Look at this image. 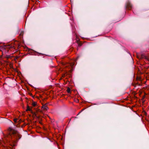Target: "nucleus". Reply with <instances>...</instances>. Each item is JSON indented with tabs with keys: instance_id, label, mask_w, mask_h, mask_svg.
Masks as SVG:
<instances>
[{
	"instance_id": "16",
	"label": "nucleus",
	"mask_w": 149,
	"mask_h": 149,
	"mask_svg": "<svg viewBox=\"0 0 149 149\" xmlns=\"http://www.w3.org/2000/svg\"><path fill=\"white\" fill-rule=\"evenodd\" d=\"M78 57H77V58H78Z\"/></svg>"
},
{
	"instance_id": "15",
	"label": "nucleus",
	"mask_w": 149,
	"mask_h": 149,
	"mask_svg": "<svg viewBox=\"0 0 149 149\" xmlns=\"http://www.w3.org/2000/svg\"><path fill=\"white\" fill-rule=\"evenodd\" d=\"M31 52V53H33V52Z\"/></svg>"
},
{
	"instance_id": "7",
	"label": "nucleus",
	"mask_w": 149,
	"mask_h": 149,
	"mask_svg": "<svg viewBox=\"0 0 149 149\" xmlns=\"http://www.w3.org/2000/svg\"><path fill=\"white\" fill-rule=\"evenodd\" d=\"M37 103L36 102H33L32 104V105L33 106L35 107L37 105Z\"/></svg>"
},
{
	"instance_id": "4",
	"label": "nucleus",
	"mask_w": 149,
	"mask_h": 149,
	"mask_svg": "<svg viewBox=\"0 0 149 149\" xmlns=\"http://www.w3.org/2000/svg\"><path fill=\"white\" fill-rule=\"evenodd\" d=\"M140 58H145L146 60H147L148 61L149 60V58L147 57L146 56H145L143 54H141L140 56Z\"/></svg>"
},
{
	"instance_id": "14",
	"label": "nucleus",
	"mask_w": 149,
	"mask_h": 149,
	"mask_svg": "<svg viewBox=\"0 0 149 149\" xmlns=\"http://www.w3.org/2000/svg\"><path fill=\"white\" fill-rule=\"evenodd\" d=\"M31 50V51H32L33 52H34V51H33L32 50Z\"/></svg>"
},
{
	"instance_id": "9",
	"label": "nucleus",
	"mask_w": 149,
	"mask_h": 149,
	"mask_svg": "<svg viewBox=\"0 0 149 149\" xmlns=\"http://www.w3.org/2000/svg\"><path fill=\"white\" fill-rule=\"evenodd\" d=\"M24 31H22L19 34V35L21 36H22L24 34Z\"/></svg>"
},
{
	"instance_id": "3",
	"label": "nucleus",
	"mask_w": 149,
	"mask_h": 149,
	"mask_svg": "<svg viewBox=\"0 0 149 149\" xmlns=\"http://www.w3.org/2000/svg\"><path fill=\"white\" fill-rule=\"evenodd\" d=\"M125 7L126 8H127L130 10L132 8V5L130 2H128L126 4Z\"/></svg>"
},
{
	"instance_id": "6",
	"label": "nucleus",
	"mask_w": 149,
	"mask_h": 149,
	"mask_svg": "<svg viewBox=\"0 0 149 149\" xmlns=\"http://www.w3.org/2000/svg\"><path fill=\"white\" fill-rule=\"evenodd\" d=\"M18 120H19L18 122L19 121L20 122H19V123L21 122V121H20V120H19L17 118L14 119V121L15 123H16L17 121Z\"/></svg>"
},
{
	"instance_id": "17",
	"label": "nucleus",
	"mask_w": 149,
	"mask_h": 149,
	"mask_svg": "<svg viewBox=\"0 0 149 149\" xmlns=\"http://www.w3.org/2000/svg\"><path fill=\"white\" fill-rule=\"evenodd\" d=\"M84 110V109H82V111H83Z\"/></svg>"
},
{
	"instance_id": "13",
	"label": "nucleus",
	"mask_w": 149,
	"mask_h": 149,
	"mask_svg": "<svg viewBox=\"0 0 149 149\" xmlns=\"http://www.w3.org/2000/svg\"><path fill=\"white\" fill-rule=\"evenodd\" d=\"M79 46H81V44H80V43L79 44Z\"/></svg>"
},
{
	"instance_id": "1",
	"label": "nucleus",
	"mask_w": 149,
	"mask_h": 149,
	"mask_svg": "<svg viewBox=\"0 0 149 149\" xmlns=\"http://www.w3.org/2000/svg\"><path fill=\"white\" fill-rule=\"evenodd\" d=\"M9 132V136L10 137L13 141L15 142H17L21 137V135L16 131L10 127L8 129Z\"/></svg>"
},
{
	"instance_id": "11",
	"label": "nucleus",
	"mask_w": 149,
	"mask_h": 149,
	"mask_svg": "<svg viewBox=\"0 0 149 149\" xmlns=\"http://www.w3.org/2000/svg\"><path fill=\"white\" fill-rule=\"evenodd\" d=\"M19 58V57L18 56H16L15 57V59H17L18 58Z\"/></svg>"
},
{
	"instance_id": "5",
	"label": "nucleus",
	"mask_w": 149,
	"mask_h": 149,
	"mask_svg": "<svg viewBox=\"0 0 149 149\" xmlns=\"http://www.w3.org/2000/svg\"><path fill=\"white\" fill-rule=\"evenodd\" d=\"M42 107L43 109L45 111L47 110L48 109V107L45 105H43Z\"/></svg>"
},
{
	"instance_id": "12",
	"label": "nucleus",
	"mask_w": 149,
	"mask_h": 149,
	"mask_svg": "<svg viewBox=\"0 0 149 149\" xmlns=\"http://www.w3.org/2000/svg\"><path fill=\"white\" fill-rule=\"evenodd\" d=\"M39 123L40 124H42V123H41V122L40 121H39Z\"/></svg>"
},
{
	"instance_id": "10",
	"label": "nucleus",
	"mask_w": 149,
	"mask_h": 149,
	"mask_svg": "<svg viewBox=\"0 0 149 149\" xmlns=\"http://www.w3.org/2000/svg\"><path fill=\"white\" fill-rule=\"evenodd\" d=\"M145 97V96H143L142 97V100H143L144 98Z\"/></svg>"
},
{
	"instance_id": "2",
	"label": "nucleus",
	"mask_w": 149,
	"mask_h": 149,
	"mask_svg": "<svg viewBox=\"0 0 149 149\" xmlns=\"http://www.w3.org/2000/svg\"><path fill=\"white\" fill-rule=\"evenodd\" d=\"M26 111H31V113H32L33 114V115L35 116H36L37 118H38L39 120H41V119L39 117L37 116H36V114H35V113H33L32 112L31 109L30 108V107H29V106L28 105L27 106V109L26 110Z\"/></svg>"
},
{
	"instance_id": "8",
	"label": "nucleus",
	"mask_w": 149,
	"mask_h": 149,
	"mask_svg": "<svg viewBox=\"0 0 149 149\" xmlns=\"http://www.w3.org/2000/svg\"><path fill=\"white\" fill-rule=\"evenodd\" d=\"M67 92L68 93H70V88H69L68 87V88L67 89Z\"/></svg>"
}]
</instances>
